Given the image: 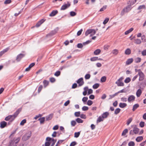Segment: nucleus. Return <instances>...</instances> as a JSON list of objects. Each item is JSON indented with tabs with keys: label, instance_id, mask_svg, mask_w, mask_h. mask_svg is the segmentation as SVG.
<instances>
[{
	"label": "nucleus",
	"instance_id": "obj_48",
	"mask_svg": "<svg viewBox=\"0 0 146 146\" xmlns=\"http://www.w3.org/2000/svg\"><path fill=\"white\" fill-rule=\"evenodd\" d=\"M131 81L130 78H127L124 80V82L125 83H128Z\"/></svg>",
	"mask_w": 146,
	"mask_h": 146
},
{
	"label": "nucleus",
	"instance_id": "obj_26",
	"mask_svg": "<svg viewBox=\"0 0 146 146\" xmlns=\"http://www.w3.org/2000/svg\"><path fill=\"white\" fill-rule=\"evenodd\" d=\"M104 120V118L102 116H100L98 118L97 120V122L98 123L102 121H103Z\"/></svg>",
	"mask_w": 146,
	"mask_h": 146
},
{
	"label": "nucleus",
	"instance_id": "obj_16",
	"mask_svg": "<svg viewBox=\"0 0 146 146\" xmlns=\"http://www.w3.org/2000/svg\"><path fill=\"white\" fill-rule=\"evenodd\" d=\"M136 2V0H129V3H128L129 5H130V7L133 5Z\"/></svg>",
	"mask_w": 146,
	"mask_h": 146
},
{
	"label": "nucleus",
	"instance_id": "obj_23",
	"mask_svg": "<svg viewBox=\"0 0 146 146\" xmlns=\"http://www.w3.org/2000/svg\"><path fill=\"white\" fill-rule=\"evenodd\" d=\"M131 53V50L129 48H127L125 50V53L126 55H129Z\"/></svg>",
	"mask_w": 146,
	"mask_h": 146
},
{
	"label": "nucleus",
	"instance_id": "obj_54",
	"mask_svg": "<svg viewBox=\"0 0 146 146\" xmlns=\"http://www.w3.org/2000/svg\"><path fill=\"white\" fill-rule=\"evenodd\" d=\"M139 125L141 127H143L145 125V122L143 121L139 123Z\"/></svg>",
	"mask_w": 146,
	"mask_h": 146
},
{
	"label": "nucleus",
	"instance_id": "obj_52",
	"mask_svg": "<svg viewBox=\"0 0 146 146\" xmlns=\"http://www.w3.org/2000/svg\"><path fill=\"white\" fill-rule=\"evenodd\" d=\"M80 132H75L74 133V137L77 138L79 137L80 135Z\"/></svg>",
	"mask_w": 146,
	"mask_h": 146
},
{
	"label": "nucleus",
	"instance_id": "obj_22",
	"mask_svg": "<svg viewBox=\"0 0 146 146\" xmlns=\"http://www.w3.org/2000/svg\"><path fill=\"white\" fill-rule=\"evenodd\" d=\"M8 50V48H6L3 51L0 52V57L5 52H6Z\"/></svg>",
	"mask_w": 146,
	"mask_h": 146
},
{
	"label": "nucleus",
	"instance_id": "obj_60",
	"mask_svg": "<svg viewBox=\"0 0 146 146\" xmlns=\"http://www.w3.org/2000/svg\"><path fill=\"white\" fill-rule=\"evenodd\" d=\"M92 41V40H88V41H87L86 42H83V45H85L87 44H88L91 42Z\"/></svg>",
	"mask_w": 146,
	"mask_h": 146
},
{
	"label": "nucleus",
	"instance_id": "obj_38",
	"mask_svg": "<svg viewBox=\"0 0 146 146\" xmlns=\"http://www.w3.org/2000/svg\"><path fill=\"white\" fill-rule=\"evenodd\" d=\"M40 121V124H42L43 123L44 121L45 120V117H42L41 118H40L38 119Z\"/></svg>",
	"mask_w": 146,
	"mask_h": 146
},
{
	"label": "nucleus",
	"instance_id": "obj_19",
	"mask_svg": "<svg viewBox=\"0 0 146 146\" xmlns=\"http://www.w3.org/2000/svg\"><path fill=\"white\" fill-rule=\"evenodd\" d=\"M133 61V58H131L128 59L126 62V64L128 65L130 64Z\"/></svg>",
	"mask_w": 146,
	"mask_h": 146
},
{
	"label": "nucleus",
	"instance_id": "obj_28",
	"mask_svg": "<svg viewBox=\"0 0 146 146\" xmlns=\"http://www.w3.org/2000/svg\"><path fill=\"white\" fill-rule=\"evenodd\" d=\"M133 30V28H131L129 30L126 31L125 33V34L126 35H127L132 31Z\"/></svg>",
	"mask_w": 146,
	"mask_h": 146
},
{
	"label": "nucleus",
	"instance_id": "obj_33",
	"mask_svg": "<svg viewBox=\"0 0 146 146\" xmlns=\"http://www.w3.org/2000/svg\"><path fill=\"white\" fill-rule=\"evenodd\" d=\"M128 130L127 129H125L123 131L122 133V136H124L128 133Z\"/></svg>",
	"mask_w": 146,
	"mask_h": 146
},
{
	"label": "nucleus",
	"instance_id": "obj_57",
	"mask_svg": "<svg viewBox=\"0 0 146 146\" xmlns=\"http://www.w3.org/2000/svg\"><path fill=\"white\" fill-rule=\"evenodd\" d=\"M88 99V98L87 97H84L82 99V101L84 103L87 101Z\"/></svg>",
	"mask_w": 146,
	"mask_h": 146
},
{
	"label": "nucleus",
	"instance_id": "obj_36",
	"mask_svg": "<svg viewBox=\"0 0 146 146\" xmlns=\"http://www.w3.org/2000/svg\"><path fill=\"white\" fill-rule=\"evenodd\" d=\"M76 124V123L74 120H72L71 122V125L72 126H74Z\"/></svg>",
	"mask_w": 146,
	"mask_h": 146
},
{
	"label": "nucleus",
	"instance_id": "obj_50",
	"mask_svg": "<svg viewBox=\"0 0 146 146\" xmlns=\"http://www.w3.org/2000/svg\"><path fill=\"white\" fill-rule=\"evenodd\" d=\"M11 2V0H6L4 2V4H7L10 3Z\"/></svg>",
	"mask_w": 146,
	"mask_h": 146
},
{
	"label": "nucleus",
	"instance_id": "obj_40",
	"mask_svg": "<svg viewBox=\"0 0 146 146\" xmlns=\"http://www.w3.org/2000/svg\"><path fill=\"white\" fill-rule=\"evenodd\" d=\"M132 118L131 117L127 121V125H129L130 123L132 121Z\"/></svg>",
	"mask_w": 146,
	"mask_h": 146
},
{
	"label": "nucleus",
	"instance_id": "obj_62",
	"mask_svg": "<svg viewBox=\"0 0 146 146\" xmlns=\"http://www.w3.org/2000/svg\"><path fill=\"white\" fill-rule=\"evenodd\" d=\"M77 144V143L75 141L72 142L70 144V146H74Z\"/></svg>",
	"mask_w": 146,
	"mask_h": 146
},
{
	"label": "nucleus",
	"instance_id": "obj_31",
	"mask_svg": "<svg viewBox=\"0 0 146 146\" xmlns=\"http://www.w3.org/2000/svg\"><path fill=\"white\" fill-rule=\"evenodd\" d=\"M112 53L115 55H117L118 53V50L116 49H115L113 50Z\"/></svg>",
	"mask_w": 146,
	"mask_h": 146
},
{
	"label": "nucleus",
	"instance_id": "obj_56",
	"mask_svg": "<svg viewBox=\"0 0 146 146\" xmlns=\"http://www.w3.org/2000/svg\"><path fill=\"white\" fill-rule=\"evenodd\" d=\"M12 117V116H10L9 115H8V116L6 117L5 118V120H6V121H9V120L10 119H11V118Z\"/></svg>",
	"mask_w": 146,
	"mask_h": 146
},
{
	"label": "nucleus",
	"instance_id": "obj_1",
	"mask_svg": "<svg viewBox=\"0 0 146 146\" xmlns=\"http://www.w3.org/2000/svg\"><path fill=\"white\" fill-rule=\"evenodd\" d=\"M20 140V138L18 137L16 139H14L11 141L9 142V146H17V143H18Z\"/></svg>",
	"mask_w": 146,
	"mask_h": 146
},
{
	"label": "nucleus",
	"instance_id": "obj_49",
	"mask_svg": "<svg viewBox=\"0 0 146 146\" xmlns=\"http://www.w3.org/2000/svg\"><path fill=\"white\" fill-rule=\"evenodd\" d=\"M141 61V58L139 57L136 58L135 60V62L136 63H138L140 62Z\"/></svg>",
	"mask_w": 146,
	"mask_h": 146
},
{
	"label": "nucleus",
	"instance_id": "obj_11",
	"mask_svg": "<svg viewBox=\"0 0 146 146\" xmlns=\"http://www.w3.org/2000/svg\"><path fill=\"white\" fill-rule=\"evenodd\" d=\"M45 21V20L44 19H41L40 21L39 22H38V23H36V27H38Z\"/></svg>",
	"mask_w": 146,
	"mask_h": 146
},
{
	"label": "nucleus",
	"instance_id": "obj_12",
	"mask_svg": "<svg viewBox=\"0 0 146 146\" xmlns=\"http://www.w3.org/2000/svg\"><path fill=\"white\" fill-rule=\"evenodd\" d=\"M132 7H130V5H128L125 8H124V10H125V13H127L130 11Z\"/></svg>",
	"mask_w": 146,
	"mask_h": 146
},
{
	"label": "nucleus",
	"instance_id": "obj_42",
	"mask_svg": "<svg viewBox=\"0 0 146 146\" xmlns=\"http://www.w3.org/2000/svg\"><path fill=\"white\" fill-rule=\"evenodd\" d=\"M80 111L76 112L74 113V115L77 117H79L80 115Z\"/></svg>",
	"mask_w": 146,
	"mask_h": 146
},
{
	"label": "nucleus",
	"instance_id": "obj_7",
	"mask_svg": "<svg viewBox=\"0 0 146 146\" xmlns=\"http://www.w3.org/2000/svg\"><path fill=\"white\" fill-rule=\"evenodd\" d=\"M123 79V77H121L115 82V84L117 85L118 86H124V84L123 83L121 82Z\"/></svg>",
	"mask_w": 146,
	"mask_h": 146
},
{
	"label": "nucleus",
	"instance_id": "obj_21",
	"mask_svg": "<svg viewBox=\"0 0 146 146\" xmlns=\"http://www.w3.org/2000/svg\"><path fill=\"white\" fill-rule=\"evenodd\" d=\"M143 139V137L142 136H139L137 137L135 140L137 142H139L141 141Z\"/></svg>",
	"mask_w": 146,
	"mask_h": 146
},
{
	"label": "nucleus",
	"instance_id": "obj_17",
	"mask_svg": "<svg viewBox=\"0 0 146 146\" xmlns=\"http://www.w3.org/2000/svg\"><path fill=\"white\" fill-rule=\"evenodd\" d=\"M53 114H49V115L47 116L46 117V120L48 121L50 120H51L53 116Z\"/></svg>",
	"mask_w": 146,
	"mask_h": 146
},
{
	"label": "nucleus",
	"instance_id": "obj_53",
	"mask_svg": "<svg viewBox=\"0 0 146 146\" xmlns=\"http://www.w3.org/2000/svg\"><path fill=\"white\" fill-rule=\"evenodd\" d=\"M60 74V71H56L54 74V75L56 76H58Z\"/></svg>",
	"mask_w": 146,
	"mask_h": 146
},
{
	"label": "nucleus",
	"instance_id": "obj_35",
	"mask_svg": "<svg viewBox=\"0 0 146 146\" xmlns=\"http://www.w3.org/2000/svg\"><path fill=\"white\" fill-rule=\"evenodd\" d=\"M120 110H121L119 108H117L115 111V114L116 115H117L120 112Z\"/></svg>",
	"mask_w": 146,
	"mask_h": 146
},
{
	"label": "nucleus",
	"instance_id": "obj_61",
	"mask_svg": "<svg viewBox=\"0 0 146 146\" xmlns=\"http://www.w3.org/2000/svg\"><path fill=\"white\" fill-rule=\"evenodd\" d=\"M56 33V31L55 30L53 31L50 33L49 35H50L51 36L53 35Z\"/></svg>",
	"mask_w": 146,
	"mask_h": 146
},
{
	"label": "nucleus",
	"instance_id": "obj_45",
	"mask_svg": "<svg viewBox=\"0 0 146 146\" xmlns=\"http://www.w3.org/2000/svg\"><path fill=\"white\" fill-rule=\"evenodd\" d=\"M26 122V119H24L22 120L20 123V125H23Z\"/></svg>",
	"mask_w": 146,
	"mask_h": 146
},
{
	"label": "nucleus",
	"instance_id": "obj_4",
	"mask_svg": "<svg viewBox=\"0 0 146 146\" xmlns=\"http://www.w3.org/2000/svg\"><path fill=\"white\" fill-rule=\"evenodd\" d=\"M138 75L139 76V80L142 81L145 78V76L143 73L140 70H138Z\"/></svg>",
	"mask_w": 146,
	"mask_h": 146
},
{
	"label": "nucleus",
	"instance_id": "obj_14",
	"mask_svg": "<svg viewBox=\"0 0 146 146\" xmlns=\"http://www.w3.org/2000/svg\"><path fill=\"white\" fill-rule=\"evenodd\" d=\"M7 123L5 121H3L0 123V127L1 128L5 127L7 125Z\"/></svg>",
	"mask_w": 146,
	"mask_h": 146
},
{
	"label": "nucleus",
	"instance_id": "obj_9",
	"mask_svg": "<svg viewBox=\"0 0 146 146\" xmlns=\"http://www.w3.org/2000/svg\"><path fill=\"white\" fill-rule=\"evenodd\" d=\"M25 55V54H20L18 55L17 57L16 60L17 62L20 61L21 59Z\"/></svg>",
	"mask_w": 146,
	"mask_h": 146
},
{
	"label": "nucleus",
	"instance_id": "obj_64",
	"mask_svg": "<svg viewBox=\"0 0 146 146\" xmlns=\"http://www.w3.org/2000/svg\"><path fill=\"white\" fill-rule=\"evenodd\" d=\"M77 46L79 48H82L83 47V45L81 43H79L78 44Z\"/></svg>",
	"mask_w": 146,
	"mask_h": 146
},
{
	"label": "nucleus",
	"instance_id": "obj_44",
	"mask_svg": "<svg viewBox=\"0 0 146 146\" xmlns=\"http://www.w3.org/2000/svg\"><path fill=\"white\" fill-rule=\"evenodd\" d=\"M109 20V19L108 18H106L104 20V21L103 22V24L104 25H105L106 24L108 21Z\"/></svg>",
	"mask_w": 146,
	"mask_h": 146
},
{
	"label": "nucleus",
	"instance_id": "obj_6",
	"mask_svg": "<svg viewBox=\"0 0 146 146\" xmlns=\"http://www.w3.org/2000/svg\"><path fill=\"white\" fill-rule=\"evenodd\" d=\"M21 111V110L19 109H18L14 113V114L11 115H9L10 116H12V117L11 118V121H12L14 120L15 118L17 117L18 114Z\"/></svg>",
	"mask_w": 146,
	"mask_h": 146
},
{
	"label": "nucleus",
	"instance_id": "obj_20",
	"mask_svg": "<svg viewBox=\"0 0 146 146\" xmlns=\"http://www.w3.org/2000/svg\"><path fill=\"white\" fill-rule=\"evenodd\" d=\"M133 131L135 134H136L138 133L139 131V129L136 127H135L133 128Z\"/></svg>",
	"mask_w": 146,
	"mask_h": 146
},
{
	"label": "nucleus",
	"instance_id": "obj_8",
	"mask_svg": "<svg viewBox=\"0 0 146 146\" xmlns=\"http://www.w3.org/2000/svg\"><path fill=\"white\" fill-rule=\"evenodd\" d=\"M77 82L79 84L78 86H79L83 85L84 83L83 78H81L78 79L77 81Z\"/></svg>",
	"mask_w": 146,
	"mask_h": 146
},
{
	"label": "nucleus",
	"instance_id": "obj_58",
	"mask_svg": "<svg viewBox=\"0 0 146 146\" xmlns=\"http://www.w3.org/2000/svg\"><path fill=\"white\" fill-rule=\"evenodd\" d=\"M93 104V102L90 100H88L87 102V104L89 106Z\"/></svg>",
	"mask_w": 146,
	"mask_h": 146
},
{
	"label": "nucleus",
	"instance_id": "obj_3",
	"mask_svg": "<svg viewBox=\"0 0 146 146\" xmlns=\"http://www.w3.org/2000/svg\"><path fill=\"white\" fill-rule=\"evenodd\" d=\"M31 132L28 131L26 133L23 137V139L25 141H26L29 139L31 136Z\"/></svg>",
	"mask_w": 146,
	"mask_h": 146
},
{
	"label": "nucleus",
	"instance_id": "obj_46",
	"mask_svg": "<svg viewBox=\"0 0 146 146\" xmlns=\"http://www.w3.org/2000/svg\"><path fill=\"white\" fill-rule=\"evenodd\" d=\"M76 14V13L74 11H71L70 12V15L72 17L75 16Z\"/></svg>",
	"mask_w": 146,
	"mask_h": 146
},
{
	"label": "nucleus",
	"instance_id": "obj_18",
	"mask_svg": "<svg viewBox=\"0 0 146 146\" xmlns=\"http://www.w3.org/2000/svg\"><path fill=\"white\" fill-rule=\"evenodd\" d=\"M142 93V91L141 89H139L136 92V95L137 97H140Z\"/></svg>",
	"mask_w": 146,
	"mask_h": 146
},
{
	"label": "nucleus",
	"instance_id": "obj_5",
	"mask_svg": "<svg viewBox=\"0 0 146 146\" xmlns=\"http://www.w3.org/2000/svg\"><path fill=\"white\" fill-rule=\"evenodd\" d=\"M71 5L70 2H67L66 3H65L61 7L60 10H64L69 7Z\"/></svg>",
	"mask_w": 146,
	"mask_h": 146
},
{
	"label": "nucleus",
	"instance_id": "obj_27",
	"mask_svg": "<svg viewBox=\"0 0 146 146\" xmlns=\"http://www.w3.org/2000/svg\"><path fill=\"white\" fill-rule=\"evenodd\" d=\"M127 106V104L124 103H120L119 104V106L122 108L125 107Z\"/></svg>",
	"mask_w": 146,
	"mask_h": 146
},
{
	"label": "nucleus",
	"instance_id": "obj_47",
	"mask_svg": "<svg viewBox=\"0 0 146 146\" xmlns=\"http://www.w3.org/2000/svg\"><path fill=\"white\" fill-rule=\"evenodd\" d=\"M145 6L144 5H140V6H139V7L138 8V9L140 10V9H145Z\"/></svg>",
	"mask_w": 146,
	"mask_h": 146
},
{
	"label": "nucleus",
	"instance_id": "obj_24",
	"mask_svg": "<svg viewBox=\"0 0 146 146\" xmlns=\"http://www.w3.org/2000/svg\"><path fill=\"white\" fill-rule=\"evenodd\" d=\"M109 114V113L108 112H106L104 113L102 115V116L103 117V118H106L108 116V115Z\"/></svg>",
	"mask_w": 146,
	"mask_h": 146
},
{
	"label": "nucleus",
	"instance_id": "obj_10",
	"mask_svg": "<svg viewBox=\"0 0 146 146\" xmlns=\"http://www.w3.org/2000/svg\"><path fill=\"white\" fill-rule=\"evenodd\" d=\"M135 97L133 95H131L129 96L128 101L129 102H131L134 101L135 100Z\"/></svg>",
	"mask_w": 146,
	"mask_h": 146
},
{
	"label": "nucleus",
	"instance_id": "obj_30",
	"mask_svg": "<svg viewBox=\"0 0 146 146\" xmlns=\"http://www.w3.org/2000/svg\"><path fill=\"white\" fill-rule=\"evenodd\" d=\"M134 42L137 44H139L141 43V41L140 39L137 38L135 40Z\"/></svg>",
	"mask_w": 146,
	"mask_h": 146
},
{
	"label": "nucleus",
	"instance_id": "obj_37",
	"mask_svg": "<svg viewBox=\"0 0 146 146\" xmlns=\"http://www.w3.org/2000/svg\"><path fill=\"white\" fill-rule=\"evenodd\" d=\"M76 121L78 123H82L83 122V120L80 118H77L76 119Z\"/></svg>",
	"mask_w": 146,
	"mask_h": 146
},
{
	"label": "nucleus",
	"instance_id": "obj_55",
	"mask_svg": "<svg viewBox=\"0 0 146 146\" xmlns=\"http://www.w3.org/2000/svg\"><path fill=\"white\" fill-rule=\"evenodd\" d=\"M82 110L83 111H87L88 110V107L86 106H84L82 108Z\"/></svg>",
	"mask_w": 146,
	"mask_h": 146
},
{
	"label": "nucleus",
	"instance_id": "obj_43",
	"mask_svg": "<svg viewBox=\"0 0 146 146\" xmlns=\"http://www.w3.org/2000/svg\"><path fill=\"white\" fill-rule=\"evenodd\" d=\"M98 60V57H94L91 58H90V60L92 61H94L97 60Z\"/></svg>",
	"mask_w": 146,
	"mask_h": 146
},
{
	"label": "nucleus",
	"instance_id": "obj_63",
	"mask_svg": "<svg viewBox=\"0 0 146 146\" xmlns=\"http://www.w3.org/2000/svg\"><path fill=\"white\" fill-rule=\"evenodd\" d=\"M42 88L43 86L42 85H40L39 86L38 89V93H39L41 91Z\"/></svg>",
	"mask_w": 146,
	"mask_h": 146
},
{
	"label": "nucleus",
	"instance_id": "obj_34",
	"mask_svg": "<svg viewBox=\"0 0 146 146\" xmlns=\"http://www.w3.org/2000/svg\"><path fill=\"white\" fill-rule=\"evenodd\" d=\"M106 80V78L105 76L102 77L100 80L102 82H105Z\"/></svg>",
	"mask_w": 146,
	"mask_h": 146
},
{
	"label": "nucleus",
	"instance_id": "obj_13",
	"mask_svg": "<svg viewBox=\"0 0 146 146\" xmlns=\"http://www.w3.org/2000/svg\"><path fill=\"white\" fill-rule=\"evenodd\" d=\"M35 65V63H31L29 66L25 70L26 71H29L31 68L33 67Z\"/></svg>",
	"mask_w": 146,
	"mask_h": 146
},
{
	"label": "nucleus",
	"instance_id": "obj_15",
	"mask_svg": "<svg viewBox=\"0 0 146 146\" xmlns=\"http://www.w3.org/2000/svg\"><path fill=\"white\" fill-rule=\"evenodd\" d=\"M58 13L57 10H53L50 14L49 16L50 17H53L55 15Z\"/></svg>",
	"mask_w": 146,
	"mask_h": 146
},
{
	"label": "nucleus",
	"instance_id": "obj_2",
	"mask_svg": "<svg viewBox=\"0 0 146 146\" xmlns=\"http://www.w3.org/2000/svg\"><path fill=\"white\" fill-rule=\"evenodd\" d=\"M96 33V31L94 29H89L87 30L85 33V35L86 36H88L90 34V36L94 35Z\"/></svg>",
	"mask_w": 146,
	"mask_h": 146
},
{
	"label": "nucleus",
	"instance_id": "obj_41",
	"mask_svg": "<svg viewBox=\"0 0 146 146\" xmlns=\"http://www.w3.org/2000/svg\"><path fill=\"white\" fill-rule=\"evenodd\" d=\"M128 145L129 146H134L135 143L134 142L131 141L129 143Z\"/></svg>",
	"mask_w": 146,
	"mask_h": 146
},
{
	"label": "nucleus",
	"instance_id": "obj_59",
	"mask_svg": "<svg viewBox=\"0 0 146 146\" xmlns=\"http://www.w3.org/2000/svg\"><path fill=\"white\" fill-rule=\"evenodd\" d=\"M50 81L52 83H53L55 81V79L54 78H51L50 79Z\"/></svg>",
	"mask_w": 146,
	"mask_h": 146
},
{
	"label": "nucleus",
	"instance_id": "obj_29",
	"mask_svg": "<svg viewBox=\"0 0 146 146\" xmlns=\"http://www.w3.org/2000/svg\"><path fill=\"white\" fill-rule=\"evenodd\" d=\"M101 52V50L100 49H97L94 52V54L96 55L99 54Z\"/></svg>",
	"mask_w": 146,
	"mask_h": 146
},
{
	"label": "nucleus",
	"instance_id": "obj_32",
	"mask_svg": "<svg viewBox=\"0 0 146 146\" xmlns=\"http://www.w3.org/2000/svg\"><path fill=\"white\" fill-rule=\"evenodd\" d=\"M43 83L44 87H46L48 85L49 82L47 80H44L43 82Z\"/></svg>",
	"mask_w": 146,
	"mask_h": 146
},
{
	"label": "nucleus",
	"instance_id": "obj_39",
	"mask_svg": "<svg viewBox=\"0 0 146 146\" xmlns=\"http://www.w3.org/2000/svg\"><path fill=\"white\" fill-rule=\"evenodd\" d=\"M99 86V84L96 83L93 86V88L94 89H96Z\"/></svg>",
	"mask_w": 146,
	"mask_h": 146
},
{
	"label": "nucleus",
	"instance_id": "obj_25",
	"mask_svg": "<svg viewBox=\"0 0 146 146\" xmlns=\"http://www.w3.org/2000/svg\"><path fill=\"white\" fill-rule=\"evenodd\" d=\"M139 106V105L138 104H136L134 105L132 109L133 111H134Z\"/></svg>",
	"mask_w": 146,
	"mask_h": 146
},
{
	"label": "nucleus",
	"instance_id": "obj_51",
	"mask_svg": "<svg viewBox=\"0 0 146 146\" xmlns=\"http://www.w3.org/2000/svg\"><path fill=\"white\" fill-rule=\"evenodd\" d=\"M90 77V75L89 74H87L85 76V78L86 79H89Z\"/></svg>",
	"mask_w": 146,
	"mask_h": 146
}]
</instances>
